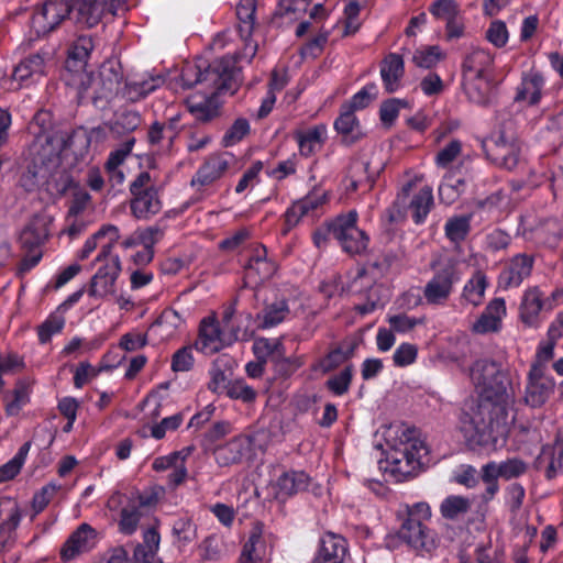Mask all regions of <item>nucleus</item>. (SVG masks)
<instances>
[{"mask_svg": "<svg viewBox=\"0 0 563 563\" xmlns=\"http://www.w3.org/2000/svg\"><path fill=\"white\" fill-rule=\"evenodd\" d=\"M106 130L101 126L86 130L79 128L66 140L59 135L37 137L31 145V163L20 178L21 186L26 191H33L40 186H46L60 195L74 186L71 176L60 166V153L67 143L73 145L80 141L88 146L93 140L102 141Z\"/></svg>", "mask_w": 563, "mask_h": 563, "instance_id": "obj_1", "label": "nucleus"}, {"mask_svg": "<svg viewBox=\"0 0 563 563\" xmlns=\"http://www.w3.org/2000/svg\"><path fill=\"white\" fill-rule=\"evenodd\" d=\"M129 10L128 0H47L31 19V29L37 36L55 31L66 19L88 27L97 25L106 13L117 15Z\"/></svg>", "mask_w": 563, "mask_h": 563, "instance_id": "obj_2", "label": "nucleus"}, {"mask_svg": "<svg viewBox=\"0 0 563 563\" xmlns=\"http://www.w3.org/2000/svg\"><path fill=\"white\" fill-rule=\"evenodd\" d=\"M122 79L121 63L108 59L101 64L97 74L76 70L67 82L76 86L79 102H91L97 108H104L118 95Z\"/></svg>", "mask_w": 563, "mask_h": 563, "instance_id": "obj_3", "label": "nucleus"}, {"mask_svg": "<svg viewBox=\"0 0 563 563\" xmlns=\"http://www.w3.org/2000/svg\"><path fill=\"white\" fill-rule=\"evenodd\" d=\"M508 404L483 400L462 420L461 430L471 445L496 446L505 437Z\"/></svg>", "mask_w": 563, "mask_h": 563, "instance_id": "obj_4", "label": "nucleus"}, {"mask_svg": "<svg viewBox=\"0 0 563 563\" xmlns=\"http://www.w3.org/2000/svg\"><path fill=\"white\" fill-rule=\"evenodd\" d=\"M184 88L190 89L197 85L216 90L217 93L234 95L240 87L241 69L235 66V59L224 56L206 65L187 63L179 75Z\"/></svg>", "mask_w": 563, "mask_h": 563, "instance_id": "obj_5", "label": "nucleus"}, {"mask_svg": "<svg viewBox=\"0 0 563 563\" xmlns=\"http://www.w3.org/2000/svg\"><path fill=\"white\" fill-rule=\"evenodd\" d=\"M470 376L474 385L481 389L484 400L512 404L511 382L499 363L488 358L477 360L471 367Z\"/></svg>", "mask_w": 563, "mask_h": 563, "instance_id": "obj_6", "label": "nucleus"}, {"mask_svg": "<svg viewBox=\"0 0 563 563\" xmlns=\"http://www.w3.org/2000/svg\"><path fill=\"white\" fill-rule=\"evenodd\" d=\"M427 453V446L421 440L408 439L388 454L385 470L396 482L407 481L416 476L423 464L422 454Z\"/></svg>", "mask_w": 563, "mask_h": 563, "instance_id": "obj_7", "label": "nucleus"}, {"mask_svg": "<svg viewBox=\"0 0 563 563\" xmlns=\"http://www.w3.org/2000/svg\"><path fill=\"white\" fill-rule=\"evenodd\" d=\"M411 188L412 183H407L402 187L401 192L397 195L393 206L388 208L389 222H397L404 219L407 209L411 212V218L416 224H421L427 219L434 205L432 189L429 186H423L409 199Z\"/></svg>", "mask_w": 563, "mask_h": 563, "instance_id": "obj_8", "label": "nucleus"}, {"mask_svg": "<svg viewBox=\"0 0 563 563\" xmlns=\"http://www.w3.org/2000/svg\"><path fill=\"white\" fill-rule=\"evenodd\" d=\"M357 212L349 211L340 214L330 222V231L333 239L338 240L342 249L349 254H360L366 250L368 238L364 231L357 228Z\"/></svg>", "mask_w": 563, "mask_h": 563, "instance_id": "obj_9", "label": "nucleus"}, {"mask_svg": "<svg viewBox=\"0 0 563 563\" xmlns=\"http://www.w3.org/2000/svg\"><path fill=\"white\" fill-rule=\"evenodd\" d=\"M487 159L507 170L515 169L520 161L521 145L517 139H507L503 133L482 142Z\"/></svg>", "mask_w": 563, "mask_h": 563, "instance_id": "obj_10", "label": "nucleus"}, {"mask_svg": "<svg viewBox=\"0 0 563 563\" xmlns=\"http://www.w3.org/2000/svg\"><path fill=\"white\" fill-rule=\"evenodd\" d=\"M461 279L457 267L454 263H446L439 268L423 288V297L429 305H444L453 287Z\"/></svg>", "mask_w": 563, "mask_h": 563, "instance_id": "obj_11", "label": "nucleus"}, {"mask_svg": "<svg viewBox=\"0 0 563 563\" xmlns=\"http://www.w3.org/2000/svg\"><path fill=\"white\" fill-rule=\"evenodd\" d=\"M398 538L417 551L431 552L438 547V534L423 522L406 518L398 530Z\"/></svg>", "mask_w": 563, "mask_h": 563, "instance_id": "obj_12", "label": "nucleus"}, {"mask_svg": "<svg viewBox=\"0 0 563 563\" xmlns=\"http://www.w3.org/2000/svg\"><path fill=\"white\" fill-rule=\"evenodd\" d=\"M121 273L119 257H111L102 264L91 277L88 295L93 298H104L115 292V282Z\"/></svg>", "mask_w": 563, "mask_h": 563, "instance_id": "obj_13", "label": "nucleus"}, {"mask_svg": "<svg viewBox=\"0 0 563 563\" xmlns=\"http://www.w3.org/2000/svg\"><path fill=\"white\" fill-rule=\"evenodd\" d=\"M555 294L552 298H543L538 287L525 291L520 303V318L529 327H537L540 323V312L550 311L554 307Z\"/></svg>", "mask_w": 563, "mask_h": 563, "instance_id": "obj_14", "label": "nucleus"}, {"mask_svg": "<svg viewBox=\"0 0 563 563\" xmlns=\"http://www.w3.org/2000/svg\"><path fill=\"white\" fill-rule=\"evenodd\" d=\"M534 264L532 255L520 253L511 257L503 268L498 277L501 288L519 287L531 275Z\"/></svg>", "mask_w": 563, "mask_h": 563, "instance_id": "obj_15", "label": "nucleus"}, {"mask_svg": "<svg viewBox=\"0 0 563 563\" xmlns=\"http://www.w3.org/2000/svg\"><path fill=\"white\" fill-rule=\"evenodd\" d=\"M555 383L553 378L545 376L539 367H531L526 386L525 400L527 405L538 408L545 404L554 390Z\"/></svg>", "mask_w": 563, "mask_h": 563, "instance_id": "obj_16", "label": "nucleus"}, {"mask_svg": "<svg viewBox=\"0 0 563 563\" xmlns=\"http://www.w3.org/2000/svg\"><path fill=\"white\" fill-rule=\"evenodd\" d=\"M236 361L228 355H219L211 364L209 371L210 382L208 383V389L217 395H222L223 391L234 380V369L236 368Z\"/></svg>", "mask_w": 563, "mask_h": 563, "instance_id": "obj_17", "label": "nucleus"}, {"mask_svg": "<svg viewBox=\"0 0 563 563\" xmlns=\"http://www.w3.org/2000/svg\"><path fill=\"white\" fill-rule=\"evenodd\" d=\"M96 539V530L88 523H81L65 541L60 549L63 561H70L76 556L92 549Z\"/></svg>", "mask_w": 563, "mask_h": 563, "instance_id": "obj_18", "label": "nucleus"}, {"mask_svg": "<svg viewBox=\"0 0 563 563\" xmlns=\"http://www.w3.org/2000/svg\"><path fill=\"white\" fill-rule=\"evenodd\" d=\"M309 483V475L302 471L285 472L273 484L274 496L279 501H285L294 495L305 492Z\"/></svg>", "mask_w": 563, "mask_h": 563, "instance_id": "obj_19", "label": "nucleus"}, {"mask_svg": "<svg viewBox=\"0 0 563 563\" xmlns=\"http://www.w3.org/2000/svg\"><path fill=\"white\" fill-rule=\"evenodd\" d=\"M225 345V340L214 318H205L201 321L199 336L195 349L206 355L219 352Z\"/></svg>", "mask_w": 563, "mask_h": 563, "instance_id": "obj_20", "label": "nucleus"}, {"mask_svg": "<svg viewBox=\"0 0 563 563\" xmlns=\"http://www.w3.org/2000/svg\"><path fill=\"white\" fill-rule=\"evenodd\" d=\"M163 82L164 78L159 75L148 77L135 75L125 80L121 95L125 100L136 102L155 91Z\"/></svg>", "mask_w": 563, "mask_h": 563, "instance_id": "obj_21", "label": "nucleus"}, {"mask_svg": "<svg viewBox=\"0 0 563 563\" xmlns=\"http://www.w3.org/2000/svg\"><path fill=\"white\" fill-rule=\"evenodd\" d=\"M346 552L345 539L329 532L320 539L319 550L313 563H343Z\"/></svg>", "mask_w": 563, "mask_h": 563, "instance_id": "obj_22", "label": "nucleus"}, {"mask_svg": "<svg viewBox=\"0 0 563 563\" xmlns=\"http://www.w3.org/2000/svg\"><path fill=\"white\" fill-rule=\"evenodd\" d=\"M464 88L468 99L478 106H488L494 97L495 79L493 76H466Z\"/></svg>", "mask_w": 563, "mask_h": 563, "instance_id": "obj_23", "label": "nucleus"}, {"mask_svg": "<svg viewBox=\"0 0 563 563\" xmlns=\"http://www.w3.org/2000/svg\"><path fill=\"white\" fill-rule=\"evenodd\" d=\"M45 55L41 53L30 54L14 67L12 78L20 84L29 85L45 76Z\"/></svg>", "mask_w": 563, "mask_h": 563, "instance_id": "obj_24", "label": "nucleus"}, {"mask_svg": "<svg viewBox=\"0 0 563 563\" xmlns=\"http://www.w3.org/2000/svg\"><path fill=\"white\" fill-rule=\"evenodd\" d=\"M276 268V264L267 260V250L264 245L255 247L253 255L245 265L246 277L254 282H263L271 278Z\"/></svg>", "mask_w": 563, "mask_h": 563, "instance_id": "obj_25", "label": "nucleus"}, {"mask_svg": "<svg viewBox=\"0 0 563 563\" xmlns=\"http://www.w3.org/2000/svg\"><path fill=\"white\" fill-rule=\"evenodd\" d=\"M494 56L485 49L474 48L464 58L463 77L493 76Z\"/></svg>", "mask_w": 563, "mask_h": 563, "instance_id": "obj_26", "label": "nucleus"}, {"mask_svg": "<svg viewBox=\"0 0 563 563\" xmlns=\"http://www.w3.org/2000/svg\"><path fill=\"white\" fill-rule=\"evenodd\" d=\"M405 73L404 59L396 53L388 54L380 65V77L388 93L397 91Z\"/></svg>", "mask_w": 563, "mask_h": 563, "instance_id": "obj_27", "label": "nucleus"}, {"mask_svg": "<svg viewBox=\"0 0 563 563\" xmlns=\"http://www.w3.org/2000/svg\"><path fill=\"white\" fill-rule=\"evenodd\" d=\"M51 219L46 216H34L20 235L21 243L26 249H34L43 244L48 235Z\"/></svg>", "mask_w": 563, "mask_h": 563, "instance_id": "obj_28", "label": "nucleus"}, {"mask_svg": "<svg viewBox=\"0 0 563 563\" xmlns=\"http://www.w3.org/2000/svg\"><path fill=\"white\" fill-rule=\"evenodd\" d=\"M162 209V202L158 198V191L155 187L147 188L141 195L133 196L131 200V210L137 219H150Z\"/></svg>", "mask_w": 563, "mask_h": 563, "instance_id": "obj_29", "label": "nucleus"}, {"mask_svg": "<svg viewBox=\"0 0 563 563\" xmlns=\"http://www.w3.org/2000/svg\"><path fill=\"white\" fill-rule=\"evenodd\" d=\"M544 78L537 71H530L522 77L521 84L517 88L515 101H528L529 106H536L540 102Z\"/></svg>", "mask_w": 563, "mask_h": 563, "instance_id": "obj_30", "label": "nucleus"}, {"mask_svg": "<svg viewBox=\"0 0 563 563\" xmlns=\"http://www.w3.org/2000/svg\"><path fill=\"white\" fill-rule=\"evenodd\" d=\"M93 47L95 44L91 36H78L68 51L66 69L73 74H75L76 70L85 71L87 59Z\"/></svg>", "mask_w": 563, "mask_h": 563, "instance_id": "obj_31", "label": "nucleus"}, {"mask_svg": "<svg viewBox=\"0 0 563 563\" xmlns=\"http://www.w3.org/2000/svg\"><path fill=\"white\" fill-rule=\"evenodd\" d=\"M229 167L225 155L211 156L196 173L191 185L209 186L219 179Z\"/></svg>", "mask_w": 563, "mask_h": 563, "instance_id": "obj_32", "label": "nucleus"}, {"mask_svg": "<svg viewBox=\"0 0 563 563\" xmlns=\"http://www.w3.org/2000/svg\"><path fill=\"white\" fill-rule=\"evenodd\" d=\"M534 464L538 470L545 464L544 474L547 479L555 478L563 467V446L559 443L552 446H543Z\"/></svg>", "mask_w": 563, "mask_h": 563, "instance_id": "obj_33", "label": "nucleus"}, {"mask_svg": "<svg viewBox=\"0 0 563 563\" xmlns=\"http://www.w3.org/2000/svg\"><path fill=\"white\" fill-rule=\"evenodd\" d=\"M216 90L210 97L197 99L195 97L187 100L189 112L201 123L211 121L219 115L220 104L216 98Z\"/></svg>", "mask_w": 563, "mask_h": 563, "instance_id": "obj_34", "label": "nucleus"}, {"mask_svg": "<svg viewBox=\"0 0 563 563\" xmlns=\"http://www.w3.org/2000/svg\"><path fill=\"white\" fill-rule=\"evenodd\" d=\"M356 346L357 343L354 342L350 343L346 350L342 346L331 350L324 357L311 365V371L322 374L333 371L354 354Z\"/></svg>", "mask_w": 563, "mask_h": 563, "instance_id": "obj_35", "label": "nucleus"}, {"mask_svg": "<svg viewBox=\"0 0 563 563\" xmlns=\"http://www.w3.org/2000/svg\"><path fill=\"white\" fill-rule=\"evenodd\" d=\"M21 521V511L16 504L10 508L8 518L0 523V553L10 551L15 543V530Z\"/></svg>", "mask_w": 563, "mask_h": 563, "instance_id": "obj_36", "label": "nucleus"}, {"mask_svg": "<svg viewBox=\"0 0 563 563\" xmlns=\"http://www.w3.org/2000/svg\"><path fill=\"white\" fill-rule=\"evenodd\" d=\"M246 443L241 438H234L216 450V460L220 466L240 463L245 454Z\"/></svg>", "mask_w": 563, "mask_h": 563, "instance_id": "obj_37", "label": "nucleus"}, {"mask_svg": "<svg viewBox=\"0 0 563 563\" xmlns=\"http://www.w3.org/2000/svg\"><path fill=\"white\" fill-rule=\"evenodd\" d=\"M255 10V0H240L236 7L239 33L244 42H247L253 33Z\"/></svg>", "mask_w": 563, "mask_h": 563, "instance_id": "obj_38", "label": "nucleus"}, {"mask_svg": "<svg viewBox=\"0 0 563 563\" xmlns=\"http://www.w3.org/2000/svg\"><path fill=\"white\" fill-rule=\"evenodd\" d=\"M174 543L179 550L194 542L197 538V526L188 517L177 518L172 527Z\"/></svg>", "mask_w": 563, "mask_h": 563, "instance_id": "obj_39", "label": "nucleus"}, {"mask_svg": "<svg viewBox=\"0 0 563 563\" xmlns=\"http://www.w3.org/2000/svg\"><path fill=\"white\" fill-rule=\"evenodd\" d=\"M472 218L473 216L470 213L448 219L444 225L445 236L453 243L463 242L471 231Z\"/></svg>", "mask_w": 563, "mask_h": 563, "instance_id": "obj_40", "label": "nucleus"}, {"mask_svg": "<svg viewBox=\"0 0 563 563\" xmlns=\"http://www.w3.org/2000/svg\"><path fill=\"white\" fill-rule=\"evenodd\" d=\"M445 58V53L438 45L421 46L412 55V63L423 69H431Z\"/></svg>", "mask_w": 563, "mask_h": 563, "instance_id": "obj_41", "label": "nucleus"}, {"mask_svg": "<svg viewBox=\"0 0 563 563\" xmlns=\"http://www.w3.org/2000/svg\"><path fill=\"white\" fill-rule=\"evenodd\" d=\"M471 509V501L463 496H448L440 505V512L443 518L455 520L464 516Z\"/></svg>", "mask_w": 563, "mask_h": 563, "instance_id": "obj_42", "label": "nucleus"}, {"mask_svg": "<svg viewBox=\"0 0 563 563\" xmlns=\"http://www.w3.org/2000/svg\"><path fill=\"white\" fill-rule=\"evenodd\" d=\"M324 125H317L303 133L297 135L300 153L305 156L311 155L317 147H320L325 134Z\"/></svg>", "mask_w": 563, "mask_h": 563, "instance_id": "obj_43", "label": "nucleus"}, {"mask_svg": "<svg viewBox=\"0 0 563 563\" xmlns=\"http://www.w3.org/2000/svg\"><path fill=\"white\" fill-rule=\"evenodd\" d=\"M142 123L141 114L134 110H121L111 124V131L117 134H124L135 131Z\"/></svg>", "mask_w": 563, "mask_h": 563, "instance_id": "obj_44", "label": "nucleus"}, {"mask_svg": "<svg viewBox=\"0 0 563 563\" xmlns=\"http://www.w3.org/2000/svg\"><path fill=\"white\" fill-rule=\"evenodd\" d=\"M289 312L288 305L285 300H277L267 305L257 316L262 319L261 328H272L280 323Z\"/></svg>", "mask_w": 563, "mask_h": 563, "instance_id": "obj_45", "label": "nucleus"}, {"mask_svg": "<svg viewBox=\"0 0 563 563\" xmlns=\"http://www.w3.org/2000/svg\"><path fill=\"white\" fill-rule=\"evenodd\" d=\"M498 477H500V472L497 463L489 462L483 465L478 476L486 484L485 493L482 496L483 500H492L499 490Z\"/></svg>", "mask_w": 563, "mask_h": 563, "instance_id": "obj_46", "label": "nucleus"}, {"mask_svg": "<svg viewBox=\"0 0 563 563\" xmlns=\"http://www.w3.org/2000/svg\"><path fill=\"white\" fill-rule=\"evenodd\" d=\"M161 536L155 528H150L144 532L143 544H139L134 550L135 558L143 556L144 563H151V559L156 554L159 547Z\"/></svg>", "mask_w": 563, "mask_h": 563, "instance_id": "obj_47", "label": "nucleus"}, {"mask_svg": "<svg viewBox=\"0 0 563 563\" xmlns=\"http://www.w3.org/2000/svg\"><path fill=\"white\" fill-rule=\"evenodd\" d=\"M486 287V276L482 272H476L464 286L463 297L472 305L477 306L482 302Z\"/></svg>", "mask_w": 563, "mask_h": 563, "instance_id": "obj_48", "label": "nucleus"}, {"mask_svg": "<svg viewBox=\"0 0 563 563\" xmlns=\"http://www.w3.org/2000/svg\"><path fill=\"white\" fill-rule=\"evenodd\" d=\"M250 122L245 118H238L222 137L224 147L233 146L250 133Z\"/></svg>", "mask_w": 563, "mask_h": 563, "instance_id": "obj_49", "label": "nucleus"}, {"mask_svg": "<svg viewBox=\"0 0 563 563\" xmlns=\"http://www.w3.org/2000/svg\"><path fill=\"white\" fill-rule=\"evenodd\" d=\"M222 395L249 404L256 399L257 393L253 387L245 384L243 379H234Z\"/></svg>", "mask_w": 563, "mask_h": 563, "instance_id": "obj_50", "label": "nucleus"}, {"mask_svg": "<svg viewBox=\"0 0 563 563\" xmlns=\"http://www.w3.org/2000/svg\"><path fill=\"white\" fill-rule=\"evenodd\" d=\"M109 233H113V239L119 240V229L115 225H103L100 230H98L95 234L86 240L82 249L78 253V258L81 261L88 258V256L96 250L97 241L107 236Z\"/></svg>", "mask_w": 563, "mask_h": 563, "instance_id": "obj_51", "label": "nucleus"}, {"mask_svg": "<svg viewBox=\"0 0 563 563\" xmlns=\"http://www.w3.org/2000/svg\"><path fill=\"white\" fill-rule=\"evenodd\" d=\"M141 518L139 506L135 504L128 505L121 510V519L119 522L120 531L124 534H132L136 531Z\"/></svg>", "mask_w": 563, "mask_h": 563, "instance_id": "obj_52", "label": "nucleus"}, {"mask_svg": "<svg viewBox=\"0 0 563 563\" xmlns=\"http://www.w3.org/2000/svg\"><path fill=\"white\" fill-rule=\"evenodd\" d=\"M353 377L352 366H346L340 374L332 376L325 383L328 389L336 396L347 393Z\"/></svg>", "mask_w": 563, "mask_h": 563, "instance_id": "obj_53", "label": "nucleus"}, {"mask_svg": "<svg viewBox=\"0 0 563 563\" xmlns=\"http://www.w3.org/2000/svg\"><path fill=\"white\" fill-rule=\"evenodd\" d=\"M377 97V87L375 84H368L356 92L349 104H344L352 111L366 108Z\"/></svg>", "mask_w": 563, "mask_h": 563, "instance_id": "obj_54", "label": "nucleus"}, {"mask_svg": "<svg viewBox=\"0 0 563 563\" xmlns=\"http://www.w3.org/2000/svg\"><path fill=\"white\" fill-rule=\"evenodd\" d=\"M65 325V319L62 316H51L38 327V340L41 343H47L51 338L59 333Z\"/></svg>", "mask_w": 563, "mask_h": 563, "instance_id": "obj_55", "label": "nucleus"}, {"mask_svg": "<svg viewBox=\"0 0 563 563\" xmlns=\"http://www.w3.org/2000/svg\"><path fill=\"white\" fill-rule=\"evenodd\" d=\"M194 346H184L176 351L172 357V369L174 372H187L194 366Z\"/></svg>", "mask_w": 563, "mask_h": 563, "instance_id": "obj_56", "label": "nucleus"}, {"mask_svg": "<svg viewBox=\"0 0 563 563\" xmlns=\"http://www.w3.org/2000/svg\"><path fill=\"white\" fill-rule=\"evenodd\" d=\"M183 421L184 415L181 412L164 418L159 423L151 427V435L156 440H161L167 431L177 430Z\"/></svg>", "mask_w": 563, "mask_h": 563, "instance_id": "obj_57", "label": "nucleus"}, {"mask_svg": "<svg viewBox=\"0 0 563 563\" xmlns=\"http://www.w3.org/2000/svg\"><path fill=\"white\" fill-rule=\"evenodd\" d=\"M430 12L438 19L450 20L459 15L460 9L455 0H437L430 7Z\"/></svg>", "mask_w": 563, "mask_h": 563, "instance_id": "obj_58", "label": "nucleus"}, {"mask_svg": "<svg viewBox=\"0 0 563 563\" xmlns=\"http://www.w3.org/2000/svg\"><path fill=\"white\" fill-rule=\"evenodd\" d=\"M135 143L134 137H129L119 148L112 151L106 162V169H117L131 153Z\"/></svg>", "mask_w": 563, "mask_h": 563, "instance_id": "obj_59", "label": "nucleus"}, {"mask_svg": "<svg viewBox=\"0 0 563 563\" xmlns=\"http://www.w3.org/2000/svg\"><path fill=\"white\" fill-rule=\"evenodd\" d=\"M183 319L179 313L174 309H165L159 317L152 324V329L155 327H166V335H170L174 330L178 329L183 324Z\"/></svg>", "mask_w": 563, "mask_h": 563, "instance_id": "obj_60", "label": "nucleus"}, {"mask_svg": "<svg viewBox=\"0 0 563 563\" xmlns=\"http://www.w3.org/2000/svg\"><path fill=\"white\" fill-rule=\"evenodd\" d=\"M500 477L512 479L521 476L527 471V464L520 459H509L498 464Z\"/></svg>", "mask_w": 563, "mask_h": 563, "instance_id": "obj_61", "label": "nucleus"}, {"mask_svg": "<svg viewBox=\"0 0 563 563\" xmlns=\"http://www.w3.org/2000/svg\"><path fill=\"white\" fill-rule=\"evenodd\" d=\"M486 38L496 47H503L508 41V30L505 22L493 21L486 31Z\"/></svg>", "mask_w": 563, "mask_h": 563, "instance_id": "obj_62", "label": "nucleus"}, {"mask_svg": "<svg viewBox=\"0 0 563 563\" xmlns=\"http://www.w3.org/2000/svg\"><path fill=\"white\" fill-rule=\"evenodd\" d=\"M91 196L85 189L76 187L73 198L69 205V209L67 214L71 217H78L82 213L87 207L90 205Z\"/></svg>", "mask_w": 563, "mask_h": 563, "instance_id": "obj_63", "label": "nucleus"}, {"mask_svg": "<svg viewBox=\"0 0 563 563\" xmlns=\"http://www.w3.org/2000/svg\"><path fill=\"white\" fill-rule=\"evenodd\" d=\"M357 125L356 117L354 111L342 106V112L340 117L334 121V129L342 135L347 136Z\"/></svg>", "mask_w": 563, "mask_h": 563, "instance_id": "obj_64", "label": "nucleus"}]
</instances>
